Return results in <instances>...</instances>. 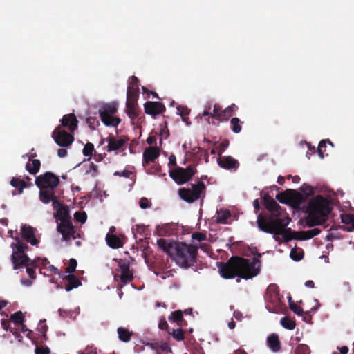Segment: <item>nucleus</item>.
Listing matches in <instances>:
<instances>
[{"mask_svg": "<svg viewBox=\"0 0 354 354\" xmlns=\"http://www.w3.org/2000/svg\"><path fill=\"white\" fill-rule=\"evenodd\" d=\"M261 256V254H258V257L252 259L240 257H231L227 263H223V278L232 279L239 277L250 279L257 276L260 272Z\"/></svg>", "mask_w": 354, "mask_h": 354, "instance_id": "obj_1", "label": "nucleus"}, {"mask_svg": "<svg viewBox=\"0 0 354 354\" xmlns=\"http://www.w3.org/2000/svg\"><path fill=\"white\" fill-rule=\"evenodd\" d=\"M290 219L274 218L271 216L259 214L257 217V226L259 229L266 233L274 235H281L285 242L292 239L299 240V232H292L291 228H286Z\"/></svg>", "mask_w": 354, "mask_h": 354, "instance_id": "obj_2", "label": "nucleus"}, {"mask_svg": "<svg viewBox=\"0 0 354 354\" xmlns=\"http://www.w3.org/2000/svg\"><path fill=\"white\" fill-rule=\"evenodd\" d=\"M61 123L62 126L57 127L53 131L52 138L57 145L66 147L73 143L74 136L62 127L68 128L70 131L73 132L77 128L78 120L74 113H69L63 116Z\"/></svg>", "mask_w": 354, "mask_h": 354, "instance_id": "obj_3", "label": "nucleus"}, {"mask_svg": "<svg viewBox=\"0 0 354 354\" xmlns=\"http://www.w3.org/2000/svg\"><path fill=\"white\" fill-rule=\"evenodd\" d=\"M198 249L196 245L178 242L171 257L180 266L188 268L196 262Z\"/></svg>", "mask_w": 354, "mask_h": 354, "instance_id": "obj_4", "label": "nucleus"}, {"mask_svg": "<svg viewBox=\"0 0 354 354\" xmlns=\"http://www.w3.org/2000/svg\"><path fill=\"white\" fill-rule=\"evenodd\" d=\"M330 201L321 195H317L308 202L307 211L310 214L326 217L331 212Z\"/></svg>", "mask_w": 354, "mask_h": 354, "instance_id": "obj_5", "label": "nucleus"}, {"mask_svg": "<svg viewBox=\"0 0 354 354\" xmlns=\"http://www.w3.org/2000/svg\"><path fill=\"white\" fill-rule=\"evenodd\" d=\"M205 189L204 183L202 181H199L197 184H191V187L189 188L183 187L179 189L178 194L183 201L192 203L200 198Z\"/></svg>", "mask_w": 354, "mask_h": 354, "instance_id": "obj_6", "label": "nucleus"}, {"mask_svg": "<svg viewBox=\"0 0 354 354\" xmlns=\"http://www.w3.org/2000/svg\"><path fill=\"white\" fill-rule=\"evenodd\" d=\"M194 166L189 165L186 168L177 167L169 171L171 178L178 185H182L189 181L196 173Z\"/></svg>", "mask_w": 354, "mask_h": 354, "instance_id": "obj_7", "label": "nucleus"}, {"mask_svg": "<svg viewBox=\"0 0 354 354\" xmlns=\"http://www.w3.org/2000/svg\"><path fill=\"white\" fill-rule=\"evenodd\" d=\"M60 181L59 177L52 172L47 171L36 178L35 184L39 188L56 189Z\"/></svg>", "mask_w": 354, "mask_h": 354, "instance_id": "obj_8", "label": "nucleus"}, {"mask_svg": "<svg viewBox=\"0 0 354 354\" xmlns=\"http://www.w3.org/2000/svg\"><path fill=\"white\" fill-rule=\"evenodd\" d=\"M276 198L281 203H294L297 206H299L304 201L302 194L297 192L294 189H286L284 192L279 193L276 196Z\"/></svg>", "mask_w": 354, "mask_h": 354, "instance_id": "obj_9", "label": "nucleus"}, {"mask_svg": "<svg viewBox=\"0 0 354 354\" xmlns=\"http://www.w3.org/2000/svg\"><path fill=\"white\" fill-rule=\"evenodd\" d=\"M266 299L268 303L273 305V308L267 305V308L270 312H274L277 309L279 308L281 304V300L279 295V287L276 284H270L267 288Z\"/></svg>", "mask_w": 354, "mask_h": 354, "instance_id": "obj_10", "label": "nucleus"}, {"mask_svg": "<svg viewBox=\"0 0 354 354\" xmlns=\"http://www.w3.org/2000/svg\"><path fill=\"white\" fill-rule=\"evenodd\" d=\"M128 140L129 138L125 136L116 138L115 136L110 134L106 138L102 139L100 145H102L105 141L107 142V151L111 152L122 149Z\"/></svg>", "mask_w": 354, "mask_h": 354, "instance_id": "obj_11", "label": "nucleus"}, {"mask_svg": "<svg viewBox=\"0 0 354 354\" xmlns=\"http://www.w3.org/2000/svg\"><path fill=\"white\" fill-rule=\"evenodd\" d=\"M57 231L62 234V239L64 241H68L71 239H76V231L71 220L62 221L57 225Z\"/></svg>", "mask_w": 354, "mask_h": 354, "instance_id": "obj_12", "label": "nucleus"}, {"mask_svg": "<svg viewBox=\"0 0 354 354\" xmlns=\"http://www.w3.org/2000/svg\"><path fill=\"white\" fill-rule=\"evenodd\" d=\"M263 204L266 207V208L272 212L271 216H273L274 218H280V216L281 214V206L276 202L274 199H273L268 194H265L263 197Z\"/></svg>", "mask_w": 354, "mask_h": 354, "instance_id": "obj_13", "label": "nucleus"}, {"mask_svg": "<svg viewBox=\"0 0 354 354\" xmlns=\"http://www.w3.org/2000/svg\"><path fill=\"white\" fill-rule=\"evenodd\" d=\"M139 97V80L136 76H132L127 88V101L138 102Z\"/></svg>", "mask_w": 354, "mask_h": 354, "instance_id": "obj_14", "label": "nucleus"}, {"mask_svg": "<svg viewBox=\"0 0 354 354\" xmlns=\"http://www.w3.org/2000/svg\"><path fill=\"white\" fill-rule=\"evenodd\" d=\"M118 266L121 271L120 281L124 284H127L133 279L132 270H130L129 263L127 260L120 259Z\"/></svg>", "mask_w": 354, "mask_h": 354, "instance_id": "obj_15", "label": "nucleus"}, {"mask_svg": "<svg viewBox=\"0 0 354 354\" xmlns=\"http://www.w3.org/2000/svg\"><path fill=\"white\" fill-rule=\"evenodd\" d=\"M160 156V149L158 147H147L142 153V165L147 167L149 162H153Z\"/></svg>", "mask_w": 354, "mask_h": 354, "instance_id": "obj_16", "label": "nucleus"}, {"mask_svg": "<svg viewBox=\"0 0 354 354\" xmlns=\"http://www.w3.org/2000/svg\"><path fill=\"white\" fill-rule=\"evenodd\" d=\"M35 230L30 225H23L21 227V238L32 245H37L39 241L35 237Z\"/></svg>", "mask_w": 354, "mask_h": 354, "instance_id": "obj_17", "label": "nucleus"}, {"mask_svg": "<svg viewBox=\"0 0 354 354\" xmlns=\"http://www.w3.org/2000/svg\"><path fill=\"white\" fill-rule=\"evenodd\" d=\"M145 112L150 115L155 116L165 111V105L160 102L148 101L144 104Z\"/></svg>", "mask_w": 354, "mask_h": 354, "instance_id": "obj_18", "label": "nucleus"}, {"mask_svg": "<svg viewBox=\"0 0 354 354\" xmlns=\"http://www.w3.org/2000/svg\"><path fill=\"white\" fill-rule=\"evenodd\" d=\"M11 260L14 270H17L24 266H26L30 261H32L27 254L15 252L12 253Z\"/></svg>", "mask_w": 354, "mask_h": 354, "instance_id": "obj_19", "label": "nucleus"}, {"mask_svg": "<svg viewBox=\"0 0 354 354\" xmlns=\"http://www.w3.org/2000/svg\"><path fill=\"white\" fill-rule=\"evenodd\" d=\"M126 113L131 118L132 123L134 124L133 120L139 116L140 110L138 109V102H126Z\"/></svg>", "mask_w": 354, "mask_h": 354, "instance_id": "obj_20", "label": "nucleus"}, {"mask_svg": "<svg viewBox=\"0 0 354 354\" xmlns=\"http://www.w3.org/2000/svg\"><path fill=\"white\" fill-rule=\"evenodd\" d=\"M64 281H66L67 283L64 286V289L69 292L73 288H76L80 286L82 283L80 279L74 274L65 275L62 277Z\"/></svg>", "mask_w": 354, "mask_h": 354, "instance_id": "obj_21", "label": "nucleus"}, {"mask_svg": "<svg viewBox=\"0 0 354 354\" xmlns=\"http://www.w3.org/2000/svg\"><path fill=\"white\" fill-rule=\"evenodd\" d=\"M239 167V161L230 156H223V169L236 171Z\"/></svg>", "mask_w": 354, "mask_h": 354, "instance_id": "obj_22", "label": "nucleus"}, {"mask_svg": "<svg viewBox=\"0 0 354 354\" xmlns=\"http://www.w3.org/2000/svg\"><path fill=\"white\" fill-rule=\"evenodd\" d=\"M178 242L169 241L167 239H160L157 240V244L165 252L167 253L170 257L174 250V246L176 245Z\"/></svg>", "mask_w": 354, "mask_h": 354, "instance_id": "obj_23", "label": "nucleus"}, {"mask_svg": "<svg viewBox=\"0 0 354 354\" xmlns=\"http://www.w3.org/2000/svg\"><path fill=\"white\" fill-rule=\"evenodd\" d=\"M207 116V122L209 124H212L216 126H218L220 122L221 121V113L218 111V110L214 107L213 113H210L207 111H204L202 115V117Z\"/></svg>", "mask_w": 354, "mask_h": 354, "instance_id": "obj_24", "label": "nucleus"}, {"mask_svg": "<svg viewBox=\"0 0 354 354\" xmlns=\"http://www.w3.org/2000/svg\"><path fill=\"white\" fill-rule=\"evenodd\" d=\"M39 198L44 204H48L53 199L55 195V189L39 188Z\"/></svg>", "mask_w": 354, "mask_h": 354, "instance_id": "obj_25", "label": "nucleus"}, {"mask_svg": "<svg viewBox=\"0 0 354 354\" xmlns=\"http://www.w3.org/2000/svg\"><path fill=\"white\" fill-rule=\"evenodd\" d=\"M105 239L106 244L111 248L118 249L123 247V241L119 236L115 234H107Z\"/></svg>", "mask_w": 354, "mask_h": 354, "instance_id": "obj_26", "label": "nucleus"}, {"mask_svg": "<svg viewBox=\"0 0 354 354\" xmlns=\"http://www.w3.org/2000/svg\"><path fill=\"white\" fill-rule=\"evenodd\" d=\"M102 122L105 126L117 127L118 125L121 122V120L118 117L114 116V115H100Z\"/></svg>", "mask_w": 354, "mask_h": 354, "instance_id": "obj_27", "label": "nucleus"}, {"mask_svg": "<svg viewBox=\"0 0 354 354\" xmlns=\"http://www.w3.org/2000/svg\"><path fill=\"white\" fill-rule=\"evenodd\" d=\"M342 222L348 226H343L342 229L346 232H352L354 230V214H343L341 215Z\"/></svg>", "mask_w": 354, "mask_h": 354, "instance_id": "obj_28", "label": "nucleus"}, {"mask_svg": "<svg viewBox=\"0 0 354 354\" xmlns=\"http://www.w3.org/2000/svg\"><path fill=\"white\" fill-rule=\"evenodd\" d=\"M118 111V105L115 102L104 104L99 109V115H115Z\"/></svg>", "mask_w": 354, "mask_h": 354, "instance_id": "obj_29", "label": "nucleus"}, {"mask_svg": "<svg viewBox=\"0 0 354 354\" xmlns=\"http://www.w3.org/2000/svg\"><path fill=\"white\" fill-rule=\"evenodd\" d=\"M307 212L308 213V215L306 218V223L308 227H312L314 226L319 225L323 223L324 219L322 218H324V217L319 216L317 214H310V211Z\"/></svg>", "mask_w": 354, "mask_h": 354, "instance_id": "obj_30", "label": "nucleus"}, {"mask_svg": "<svg viewBox=\"0 0 354 354\" xmlns=\"http://www.w3.org/2000/svg\"><path fill=\"white\" fill-rule=\"evenodd\" d=\"M267 342L268 346L272 351L277 352L281 349V344L279 339V336L277 334L272 333L268 336Z\"/></svg>", "mask_w": 354, "mask_h": 354, "instance_id": "obj_31", "label": "nucleus"}, {"mask_svg": "<svg viewBox=\"0 0 354 354\" xmlns=\"http://www.w3.org/2000/svg\"><path fill=\"white\" fill-rule=\"evenodd\" d=\"M168 319L172 322H176L180 327L183 326L186 322L183 319V313L181 310H177L172 312L168 317Z\"/></svg>", "mask_w": 354, "mask_h": 354, "instance_id": "obj_32", "label": "nucleus"}, {"mask_svg": "<svg viewBox=\"0 0 354 354\" xmlns=\"http://www.w3.org/2000/svg\"><path fill=\"white\" fill-rule=\"evenodd\" d=\"M117 333L120 341L123 342H130L133 335V332L124 327H118L117 329Z\"/></svg>", "mask_w": 354, "mask_h": 354, "instance_id": "obj_33", "label": "nucleus"}, {"mask_svg": "<svg viewBox=\"0 0 354 354\" xmlns=\"http://www.w3.org/2000/svg\"><path fill=\"white\" fill-rule=\"evenodd\" d=\"M321 232V230L318 228H313L307 231H301L299 232V240H308L313 238L318 235Z\"/></svg>", "mask_w": 354, "mask_h": 354, "instance_id": "obj_34", "label": "nucleus"}, {"mask_svg": "<svg viewBox=\"0 0 354 354\" xmlns=\"http://www.w3.org/2000/svg\"><path fill=\"white\" fill-rule=\"evenodd\" d=\"M41 166V162L39 160L34 159L32 160V162H28L26 165V169L30 174H36Z\"/></svg>", "mask_w": 354, "mask_h": 354, "instance_id": "obj_35", "label": "nucleus"}, {"mask_svg": "<svg viewBox=\"0 0 354 354\" xmlns=\"http://www.w3.org/2000/svg\"><path fill=\"white\" fill-rule=\"evenodd\" d=\"M10 185L17 189L18 194H21L23 192L24 188L26 187V183L18 178L13 177L10 180Z\"/></svg>", "mask_w": 354, "mask_h": 354, "instance_id": "obj_36", "label": "nucleus"}, {"mask_svg": "<svg viewBox=\"0 0 354 354\" xmlns=\"http://www.w3.org/2000/svg\"><path fill=\"white\" fill-rule=\"evenodd\" d=\"M327 143H328L332 147H333V143L330 140H328V139L322 140L320 141V142L319 144L318 149H317V152H318L319 156L321 158H324L325 156H328L327 153H325V151H326L325 149L326 147V144Z\"/></svg>", "mask_w": 354, "mask_h": 354, "instance_id": "obj_37", "label": "nucleus"}, {"mask_svg": "<svg viewBox=\"0 0 354 354\" xmlns=\"http://www.w3.org/2000/svg\"><path fill=\"white\" fill-rule=\"evenodd\" d=\"M57 216L60 221L71 220L68 207L64 205L59 208L57 210Z\"/></svg>", "mask_w": 354, "mask_h": 354, "instance_id": "obj_38", "label": "nucleus"}, {"mask_svg": "<svg viewBox=\"0 0 354 354\" xmlns=\"http://www.w3.org/2000/svg\"><path fill=\"white\" fill-rule=\"evenodd\" d=\"M15 241L17 243L15 244H12V246H15L16 248V250L13 252L19 253V254H25V251L28 250V246L26 243H23L20 241L19 238L16 237Z\"/></svg>", "mask_w": 354, "mask_h": 354, "instance_id": "obj_39", "label": "nucleus"}, {"mask_svg": "<svg viewBox=\"0 0 354 354\" xmlns=\"http://www.w3.org/2000/svg\"><path fill=\"white\" fill-rule=\"evenodd\" d=\"M168 333L171 335L174 339L177 341H182L184 339V330L179 326L177 329H170L168 330Z\"/></svg>", "mask_w": 354, "mask_h": 354, "instance_id": "obj_40", "label": "nucleus"}, {"mask_svg": "<svg viewBox=\"0 0 354 354\" xmlns=\"http://www.w3.org/2000/svg\"><path fill=\"white\" fill-rule=\"evenodd\" d=\"M178 114L181 116L182 120L185 122L187 124H189V118L188 115L190 113V109L185 106H179L177 108Z\"/></svg>", "mask_w": 354, "mask_h": 354, "instance_id": "obj_41", "label": "nucleus"}, {"mask_svg": "<svg viewBox=\"0 0 354 354\" xmlns=\"http://www.w3.org/2000/svg\"><path fill=\"white\" fill-rule=\"evenodd\" d=\"M280 324L283 328L288 330H293L296 326L295 322L291 320L288 317H282L280 320Z\"/></svg>", "mask_w": 354, "mask_h": 354, "instance_id": "obj_42", "label": "nucleus"}, {"mask_svg": "<svg viewBox=\"0 0 354 354\" xmlns=\"http://www.w3.org/2000/svg\"><path fill=\"white\" fill-rule=\"evenodd\" d=\"M10 321L13 322L16 325H22L24 322V316L21 311H17L10 316Z\"/></svg>", "mask_w": 354, "mask_h": 354, "instance_id": "obj_43", "label": "nucleus"}, {"mask_svg": "<svg viewBox=\"0 0 354 354\" xmlns=\"http://www.w3.org/2000/svg\"><path fill=\"white\" fill-rule=\"evenodd\" d=\"M241 121L238 118H232L230 120V128L232 131L235 133H239L241 131V126L240 124ZM243 123V122H241Z\"/></svg>", "mask_w": 354, "mask_h": 354, "instance_id": "obj_44", "label": "nucleus"}, {"mask_svg": "<svg viewBox=\"0 0 354 354\" xmlns=\"http://www.w3.org/2000/svg\"><path fill=\"white\" fill-rule=\"evenodd\" d=\"M238 110V106L234 104L227 107L225 110H223V120H228L229 118L232 117L235 111Z\"/></svg>", "mask_w": 354, "mask_h": 354, "instance_id": "obj_45", "label": "nucleus"}, {"mask_svg": "<svg viewBox=\"0 0 354 354\" xmlns=\"http://www.w3.org/2000/svg\"><path fill=\"white\" fill-rule=\"evenodd\" d=\"M35 269H36L35 261H30L26 266V272L28 274V276L32 279L36 278Z\"/></svg>", "mask_w": 354, "mask_h": 354, "instance_id": "obj_46", "label": "nucleus"}, {"mask_svg": "<svg viewBox=\"0 0 354 354\" xmlns=\"http://www.w3.org/2000/svg\"><path fill=\"white\" fill-rule=\"evenodd\" d=\"M289 306L292 311L298 315H302L304 313L303 309L298 307L295 302L292 300L291 297H288Z\"/></svg>", "mask_w": 354, "mask_h": 354, "instance_id": "obj_47", "label": "nucleus"}, {"mask_svg": "<svg viewBox=\"0 0 354 354\" xmlns=\"http://www.w3.org/2000/svg\"><path fill=\"white\" fill-rule=\"evenodd\" d=\"M94 151V145L91 142H87L83 149V154L85 156L91 157Z\"/></svg>", "mask_w": 354, "mask_h": 354, "instance_id": "obj_48", "label": "nucleus"}, {"mask_svg": "<svg viewBox=\"0 0 354 354\" xmlns=\"http://www.w3.org/2000/svg\"><path fill=\"white\" fill-rule=\"evenodd\" d=\"M74 218L81 223H84L86 221L87 215L85 212H76L74 214Z\"/></svg>", "mask_w": 354, "mask_h": 354, "instance_id": "obj_49", "label": "nucleus"}, {"mask_svg": "<svg viewBox=\"0 0 354 354\" xmlns=\"http://www.w3.org/2000/svg\"><path fill=\"white\" fill-rule=\"evenodd\" d=\"M295 354H310L309 347L306 344H299L295 349Z\"/></svg>", "mask_w": 354, "mask_h": 354, "instance_id": "obj_50", "label": "nucleus"}, {"mask_svg": "<svg viewBox=\"0 0 354 354\" xmlns=\"http://www.w3.org/2000/svg\"><path fill=\"white\" fill-rule=\"evenodd\" d=\"M77 261L75 259H71L69 260L68 266L66 268V272L69 274L74 272L77 267Z\"/></svg>", "mask_w": 354, "mask_h": 354, "instance_id": "obj_51", "label": "nucleus"}, {"mask_svg": "<svg viewBox=\"0 0 354 354\" xmlns=\"http://www.w3.org/2000/svg\"><path fill=\"white\" fill-rule=\"evenodd\" d=\"M35 353V354H50V350L47 346H37Z\"/></svg>", "mask_w": 354, "mask_h": 354, "instance_id": "obj_52", "label": "nucleus"}, {"mask_svg": "<svg viewBox=\"0 0 354 354\" xmlns=\"http://www.w3.org/2000/svg\"><path fill=\"white\" fill-rule=\"evenodd\" d=\"M192 239L194 241H197L198 242H201L202 241H204L206 239V234L203 232H194L192 234Z\"/></svg>", "mask_w": 354, "mask_h": 354, "instance_id": "obj_53", "label": "nucleus"}, {"mask_svg": "<svg viewBox=\"0 0 354 354\" xmlns=\"http://www.w3.org/2000/svg\"><path fill=\"white\" fill-rule=\"evenodd\" d=\"M86 123L88 124L89 128L91 129V130H95V126H96V124H99V121L97 120L96 118H94V117H88L87 119H86Z\"/></svg>", "mask_w": 354, "mask_h": 354, "instance_id": "obj_54", "label": "nucleus"}, {"mask_svg": "<svg viewBox=\"0 0 354 354\" xmlns=\"http://www.w3.org/2000/svg\"><path fill=\"white\" fill-rule=\"evenodd\" d=\"M139 205L142 209H147L151 206V203L145 197L140 198L139 201Z\"/></svg>", "mask_w": 354, "mask_h": 354, "instance_id": "obj_55", "label": "nucleus"}, {"mask_svg": "<svg viewBox=\"0 0 354 354\" xmlns=\"http://www.w3.org/2000/svg\"><path fill=\"white\" fill-rule=\"evenodd\" d=\"M290 256L292 260L296 261H300L303 258V254H299L296 249L291 250Z\"/></svg>", "mask_w": 354, "mask_h": 354, "instance_id": "obj_56", "label": "nucleus"}, {"mask_svg": "<svg viewBox=\"0 0 354 354\" xmlns=\"http://www.w3.org/2000/svg\"><path fill=\"white\" fill-rule=\"evenodd\" d=\"M158 328L161 330H165L167 332H168V330H170L167 321L164 318L160 320L159 324H158Z\"/></svg>", "mask_w": 354, "mask_h": 354, "instance_id": "obj_57", "label": "nucleus"}, {"mask_svg": "<svg viewBox=\"0 0 354 354\" xmlns=\"http://www.w3.org/2000/svg\"><path fill=\"white\" fill-rule=\"evenodd\" d=\"M53 203V207L55 209H59L62 206H64L59 200L57 196L50 201Z\"/></svg>", "mask_w": 354, "mask_h": 354, "instance_id": "obj_58", "label": "nucleus"}, {"mask_svg": "<svg viewBox=\"0 0 354 354\" xmlns=\"http://www.w3.org/2000/svg\"><path fill=\"white\" fill-rule=\"evenodd\" d=\"M231 217V212L228 209H223V224L227 222V220Z\"/></svg>", "mask_w": 354, "mask_h": 354, "instance_id": "obj_59", "label": "nucleus"}, {"mask_svg": "<svg viewBox=\"0 0 354 354\" xmlns=\"http://www.w3.org/2000/svg\"><path fill=\"white\" fill-rule=\"evenodd\" d=\"M132 173L128 170H124L123 171H122L121 173L119 172V171H115L114 173V175L115 176H123V177H125V178H129L130 175Z\"/></svg>", "mask_w": 354, "mask_h": 354, "instance_id": "obj_60", "label": "nucleus"}, {"mask_svg": "<svg viewBox=\"0 0 354 354\" xmlns=\"http://www.w3.org/2000/svg\"><path fill=\"white\" fill-rule=\"evenodd\" d=\"M301 189L304 192H308L309 194H312L313 192V187L311 186L306 184V183L303 184V185L301 186Z\"/></svg>", "mask_w": 354, "mask_h": 354, "instance_id": "obj_61", "label": "nucleus"}, {"mask_svg": "<svg viewBox=\"0 0 354 354\" xmlns=\"http://www.w3.org/2000/svg\"><path fill=\"white\" fill-rule=\"evenodd\" d=\"M1 326L4 330H8V329L10 328V320L2 319Z\"/></svg>", "mask_w": 354, "mask_h": 354, "instance_id": "obj_62", "label": "nucleus"}, {"mask_svg": "<svg viewBox=\"0 0 354 354\" xmlns=\"http://www.w3.org/2000/svg\"><path fill=\"white\" fill-rule=\"evenodd\" d=\"M67 153H68L67 150L64 148L59 149L57 151V156L60 158L66 157Z\"/></svg>", "mask_w": 354, "mask_h": 354, "instance_id": "obj_63", "label": "nucleus"}, {"mask_svg": "<svg viewBox=\"0 0 354 354\" xmlns=\"http://www.w3.org/2000/svg\"><path fill=\"white\" fill-rule=\"evenodd\" d=\"M146 142L147 144L151 145H153V144H156V136H149L147 140H146Z\"/></svg>", "mask_w": 354, "mask_h": 354, "instance_id": "obj_64", "label": "nucleus"}]
</instances>
